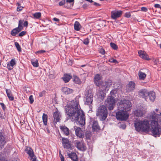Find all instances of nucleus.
I'll return each mask as SVG.
<instances>
[{
    "instance_id": "1",
    "label": "nucleus",
    "mask_w": 161,
    "mask_h": 161,
    "mask_svg": "<svg viewBox=\"0 0 161 161\" xmlns=\"http://www.w3.org/2000/svg\"><path fill=\"white\" fill-rule=\"evenodd\" d=\"M65 111L69 119H71L72 121L76 122L81 126L85 125V115L80 108L78 98H75L69 104L65 106Z\"/></svg>"
},
{
    "instance_id": "2",
    "label": "nucleus",
    "mask_w": 161,
    "mask_h": 161,
    "mask_svg": "<svg viewBox=\"0 0 161 161\" xmlns=\"http://www.w3.org/2000/svg\"><path fill=\"white\" fill-rule=\"evenodd\" d=\"M149 118L151 120L150 130L153 135L155 137L159 136L161 134V112L158 114L153 111L151 113Z\"/></svg>"
},
{
    "instance_id": "3",
    "label": "nucleus",
    "mask_w": 161,
    "mask_h": 161,
    "mask_svg": "<svg viewBox=\"0 0 161 161\" xmlns=\"http://www.w3.org/2000/svg\"><path fill=\"white\" fill-rule=\"evenodd\" d=\"M135 130L137 131L148 132L150 130L149 121L147 119L137 120L134 123Z\"/></svg>"
},
{
    "instance_id": "4",
    "label": "nucleus",
    "mask_w": 161,
    "mask_h": 161,
    "mask_svg": "<svg viewBox=\"0 0 161 161\" xmlns=\"http://www.w3.org/2000/svg\"><path fill=\"white\" fill-rule=\"evenodd\" d=\"M102 77L100 75L97 74L95 75L94 81L95 84L98 87L101 86L102 89L105 92H107L109 89L110 87L112 85V82L111 80H108L105 82H103L101 80Z\"/></svg>"
},
{
    "instance_id": "5",
    "label": "nucleus",
    "mask_w": 161,
    "mask_h": 161,
    "mask_svg": "<svg viewBox=\"0 0 161 161\" xmlns=\"http://www.w3.org/2000/svg\"><path fill=\"white\" fill-rule=\"evenodd\" d=\"M108 114L107 109L105 106L102 105L98 107L96 115L101 120H105Z\"/></svg>"
},
{
    "instance_id": "6",
    "label": "nucleus",
    "mask_w": 161,
    "mask_h": 161,
    "mask_svg": "<svg viewBox=\"0 0 161 161\" xmlns=\"http://www.w3.org/2000/svg\"><path fill=\"white\" fill-rule=\"evenodd\" d=\"M131 107L130 101L129 100H121L119 103L118 110H123L125 111H128L131 109Z\"/></svg>"
},
{
    "instance_id": "7",
    "label": "nucleus",
    "mask_w": 161,
    "mask_h": 161,
    "mask_svg": "<svg viewBox=\"0 0 161 161\" xmlns=\"http://www.w3.org/2000/svg\"><path fill=\"white\" fill-rule=\"evenodd\" d=\"M116 102L114 97L108 96L105 101V103L106 107L108 108L109 110H112L114 108Z\"/></svg>"
},
{
    "instance_id": "8",
    "label": "nucleus",
    "mask_w": 161,
    "mask_h": 161,
    "mask_svg": "<svg viewBox=\"0 0 161 161\" xmlns=\"http://www.w3.org/2000/svg\"><path fill=\"white\" fill-rule=\"evenodd\" d=\"M116 114V119L119 120L124 121L127 120L129 118V114L126 111L123 110H118Z\"/></svg>"
},
{
    "instance_id": "9",
    "label": "nucleus",
    "mask_w": 161,
    "mask_h": 161,
    "mask_svg": "<svg viewBox=\"0 0 161 161\" xmlns=\"http://www.w3.org/2000/svg\"><path fill=\"white\" fill-rule=\"evenodd\" d=\"M93 95L91 90H89L85 94V101L87 105L91 104L92 102Z\"/></svg>"
},
{
    "instance_id": "10",
    "label": "nucleus",
    "mask_w": 161,
    "mask_h": 161,
    "mask_svg": "<svg viewBox=\"0 0 161 161\" xmlns=\"http://www.w3.org/2000/svg\"><path fill=\"white\" fill-rule=\"evenodd\" d=\"M23 22H24V20H19V22L18 27L13 30L11 32V34L12 36H15L23 29V27L22 25Z\"/></svg>"
},
{
    "instance_id": "11",
    "label": "nucleus",
    "mask_w": 161,
    "mask_h": 161,
    "mask_svg": "<svg viewBox=\"0 0 161 161\" xmlns=\"http://www.w3.org/2000/svg\"><path fill=\"white\" fill-rule=\"evenodd\" d=\"M62 142L63 146L64 149L68 150H69V149L71 150L72 149L71 142L68 139L62 137Z\"/></svg>"
},
{
    "instance_id": "12",
    "label": "nucleus",
    "mask_w": 161,
    "mask_h": 161,
    "mask_svg": "<svg viewBox=\"0 0 161 161\" xmlns=\"http://www.w3.org/2000/svg\"><path fill=\"white\" fill-rule=\"evenodd\" d=\"M26 153L29 155L30 160L32 161H36V157L34 154L33 150L29 147H27L25 149Z\"/></svg>"
},
{
    "instance_id": "13",
    "label": "nucleus",
    "mask_w": 161,
    "mask_h": 161,
    "mask_svg": "<svg viewBox=\"0 0 161 161\" xmlns=\"http://www.w3.org/2000/svg\"><path fill=\"white\" fill-rule=\"evenodd\" d=\"M146 113V111L143 107H140L134 111V114L136 116H142Z\"/></svg>"
},
{
    "instance_id": "14",
    "label": "nucleus",
    "mask_w": 161,
    "mask_h": 161,
    "mask_svg": "<svg viewBox=\"0 0 161 161\" xmlns=\"http://www.w3.org/2000/svg\"><path fill=\"white\" fill-rule=\"evenodd\" d=\"M75 144L76 145V147L79 150L82 151H84L86 150V145L83 142L77 141L75 142Z\"/></svg>"
},
{
    "instance_id": "15",
    "label": "nucleus",
    "mask_w": 161,
    "mask_h": 161,
    "mask_svg": "<svg viewBox=\"0 0 161 161\" xmlns=\"http://www.w3.org/2000/svg\"><path fill=\"white\" fill-rule=\"evenodd\" d=\"M149 92L146 89H143L140 91L139 94L142 98L145 99V100L148 101V96H149Z\"/></svg>"
},
{
    "instance_id": "16",
    "label": "nucleus",
    "mask_w": 161,
    "mask_h": 161,
    "mask_svg": "<svg viewBox=\"0 0 161 161\" xmlns=\"http://www.w3.org/2000/svg\"><path fill=\"white\" fill-rule=\"evenodd\" d=\"M122 14V12L120 10H115L111 12V17L113 19H116L120 17Z\"/></svg>"
},
{
    "instance_id": "17",
    "label": "nucleus",
    "mask_w": 161,
    "mask_h": 161,
    "mask_svg": "<svg viewBox=\"0 0 161 161\" xmlns=\"http://www.w3.org/2000/svg\"><path fill=\"white\" fill-rule=\"evenodd\" d=\"M99 87V88L97 90L96 94L99 98L103 100L106 96V93L104 92L103 90L101 89V88H102L101 86Z\"/></svg>"
},
{
    "instance_id": "18",
    "label": "nucleus",
    "mask_w": 161,
    "mask_h": 161,
    "mask_svg": "<svg viewBox=\"0 0 161 161\" xmlns=\"http://www.w3.org/2000/svg\"><path fill=\"white\" fill-rule=\"evenodd\" d=\"M135 83L133 81H130L126 86V90L128 92H130L135 89Z\"/></svg>"
},
{
    "instance_id": "19",
    "label": "nucleus",
    "mask_w": 161,
    "mask_h": 161,
    "mask_svg": "<svg viewBox=\"0 0 161 161\" xmlns=\"http://www.w3.org/2000/svg\"><path fill=\"white\" fill-rule=\"evenodd\" d=\"M139 56L143 59L146 60H149L150 58H149L148 55L144 51H139L138 52Z\"/></svg>"
},
{
    "instance_id": "20",
    "label": "nucleus",
    "mask_w": 161,
    "mask_h": 161,
    "mask_svg": "<svg viewBox=\"0 0 161 161\" xmlns=\"http://www.w3.org/2000/svg\"><path fill=\"white\" fill-rule=\"evenodd\" d=\"M74 129L75 130L76 135L80 138H82L83 136V134L80 128L75 126Z\"/></svg>"
},
{
    "instance_id": "21",
    "label": "nucleus",
    "mask_w": 161,
    "mask_h": 161,
    "mask_svg": "<svg viewBox=\"0 0 161 161\" xmlns=\"http://www.w3.org/2000/svg\"><path fill=\"white\" fill-rule=\"evenodd\" d=\"M54 120H56V122H59L60 120L61 115L60 113L58 110L54 113L53 114Z\"/></svg>"
},
{
    "instance_id": "22",
    "label": "nucleus",
    "mask_w": 161,
    "mask_h": 161,
    "mask_svg": "<svg viewBox=\"0 0 161 161\" xmlns=\"http://www.w3.org/2000/svg\"><path fill=\"white\" fill-rule=\"evenodd\" d=\"M6 143L5 138L2 132H0V148H2Z\"/></svg>"
},
{
    "instance_id": "23",
    "label": "nucleus",
    "mask_w": 161,
    "mask_h": 161,
    "mask_svg": "<svg viewBox=\"0 0 161 161\" xmlns=\"http://www.w3.org/2000/svg\"><path fill=\"white\" fill-rule=\"evenodd\" d=\"M60 128L66 136H68L69 134V129L66 126H60Z\"/></svg>"
},
{
    "instance_id": "24",
    "label": "nucleus",
    "mask_w": 161,
    "mask_h": 161,
    "mask_svg": "<svg viewBox=\"0 0 161 161\" xmlns=\"http://www.w3.org/2000/svg\"><path fill=\"white\" fill-rule=\"evenodd\" d=\"M62 91L65 94H69L73 93V90L66 87H63Z\"/></svg>"
},
{
    "instance_id": "25",
    "label": "nucleus",
    "mask_w": 161,
    "mask_h": 161,
    "mask_svg": "<svg viewBox=\"0 0 161 161\" xmlns=\"http://www.w3.org/2000/svg\"><path fill=\"white\" fill-rule=\"evenodd\" d=\"M148 98H149L148 100H149L151 102H153L155 98V93L153 91L149 92Z\"/></svg>"
},
{
    "instance_id": "26",
    "label": "nucleus",
    "mask_w": 161,
    "mask_h": 161,
    "mask_svg": "<svg viewBox=\"0 0 161 161\" xmlns=\"http://www.w3.org/2000/svg\"><path fill=\"white\" fill-rule=\"evenodd\" d=\"M16 64L15 60L12 59L7 64V68L9 70L13 69V66Z\"/></svg>"
},
{
    "instance_id": "27",
    "label": "nucleus",
    "mask_w": 161,
    "mask_h": 161,
    "mask_svg": "<svg viewBox=\"0 0 161 161\" xmlns=\"http://www.w3.org/2000/svg\"><path fill=\"white\" fill-rule=\"evenodd\" d=\"M93 130L97 131L100 130V127L98 124L97 122L96 121H94L93 122L92 126Z\"/></svg>"
},
{
    "instance_id": "28",
    "label": "nucleus",
    "mask_w": 161,
    "mask_h": 161,
    "mask_svg": "<svg viewBox=\"0 0 161 161\" xmlns=\"http://www.w3.org/2000/svg\"><path fill=\"white\" fill-rule=\"evenodd\" d=\"M6 92L7 96L10 100L13 101L14 99V97L11 93V91L10 89H6Z\"/></svg>"
},
{
    "instance_id": "29",
    "label": "nucleus",
    "mask_w": 161,
    "mask_h": 161,
    "mask_svg": "<svg viewBox=\"0 0 161 161\" xmlns=\"http://www.w3.org/2000/svg\"><path fill=\"white\" fill-rule=\"evenodd\" d=\"M69 157L71 158L72 160L74 161H76L77 159V156L76 153H69L68 154Z\"/></svg>"
},
{
    "instance_id": "30",
    "label": "nucleus",
    "mask_w": 161,
    "mask_h": 161,
    "mask_svg": "<svg viewBox=\"0 0 161 161\" xmlns=\"http://www.w3.org/2000/svg\"><path fill=\"white\" fill-rule=\"evenodd\" d=\"M71 78V76L67 74H65L64 77H63V80L65 82L67 83L69 81Z\"/></svg>"
},
{
    "instance_id": "31",
    "label": "nucleus",
    "mask_w": 161,
    "mask_h": 161,
    "mask_svg": "<svg viewBox=\"0 0 161 161\" xmlns=\"http://www.w3.org/2000/svg\"><path fill=\"white\" fill-rule=\"evenodd\" d=\"M138 76L140 79L141 80H143L146 78V75L145 73L139 71L138 72Z\"/></svg>"
},
{
    "instance_id": "32",
    "label": "nucleus",
    "mask_w": 161,
    "mask_h": 161,
    "mask_svg": "<svg viewBox=\"0 0 161 161\" xmlns=\"http://www.w3.org/2000/svg\"><path fill=\"white\" fill-rule=\"evenodd\" d=\"M81 27V25L78 21H75L74 24L75 30L78 31H79Z\"/></svg>"
},
{
    "instance_id": "33",
    "label": "nucleus",
    "mask_w": 161,
    "mask_h": 161,
    "mask_svg": "<svg viewBox=\"0 0 161 161\" xmlns=\"http://www.w3.org/2000/svg\"><path fill=\"white\" fill-rule=\"evenodd\" d=\"M42 118L44 125H47V115L45 114H43L42 115Z\"/></svg>"
},
{
    "instance_id": "34",
    "label": "nucleus",
    "mask_w": 161,
    "mask_h": 161,
    "mask_svg": "<svg viewBox=\"0 0 161 161\" xmlns=\"http://www.w3.org/2000/svg\"><path fill=\"white\" fill-rule=\"evenodd\" d=\"M49 77L51 79L54 78L55 77V73L54 71L53 70L50 69L49 72Z\"/></svg>"
},
{
    "instance_id": "35",
    "label": "nucleus",
    "mask_w": 161,
    "mask_h": 161,
    "mask_svg": "<svg viewBox=\"0 0 161 161\" xmlns=\"http://www.w3.org/2000/svg\"><path fill=\"white\" fill-rule=\"evenodd\" d=\"M74 77L73 81L75 83L78 84H81V81L79 77L76 76H74Z\"/></svg>"
},
{
    "instance_id": "36",
    "label": "nucleus",
    "mask_w": 161,
    "mask_h": 161,
    "mask_svg": "<svg viewBox=\"0 0 161 161\" xmlns=\"http://www.w3.org/2000/svg\"><path fill=\"white\" fill-rule=\"evenodd\" d=\"M34 18L36 19H39L41 16V14L40 12L36 13L33 14Z\"/></svg>"
},
{
    "instance_id": "37",
    "label": "nucleus",
    "mask_w": 161,
    "mask_h": 161,
    "mask_svg": "<svg viewBox=\"0 0 161 161\" xmlns=\"http://www.w3.org/2000/svg\"><path fill=\"white\" fill-rule=\"evenodd\" d=\"M31 62L32 65L34 67H37L39 65L38 61L36 59L35 60H32L31 61Z\"/></svg>"
},
{
    "instance_id": "38",
    "label": "nucleus",
    "mask_w": 161,
    "mask_h": 161,
    "mask_svg": "<svg viewBox=\"0 0 161 161\" xmlns=\"http://www.w3.org/2000/svg\"><path fill=\"white\" fill-rule=\"evenodd\" d=\"M14 44L18 51L19 52H21V48L19 43L16 42L14 43Z\"/></svg>"
},
{
    "instance_id": "39",
    "label": "nucleus",
    "mask_w": 161,
    "mask_h": 161,
    "mask_svg": "<svg viewBox=\"0 0 161 161\" xmlns=\"http://www.w3.org/2000/svg\"><path fill=\"white\" fill-rule=\"evenodd\" d=\"M110 45L111 47L114 49L115 50L117 49L118 47L117 45L116 44H115L112 43V42H111L110 43Z\"/></svg>"
},
{
    "instance_id": "40",
    "label": "nucleus",
    "mask_w": 161,
    "mask_h": 161,
    "mask_svg": "<svg viewBox=\"0 0 161 161\" xmlns=\"http://www.w3.org/2000/svg\"><path fill=\"white\" fill-rule=\"evenodd\" d=\"M116 93V91L115 90H112L110 92V93L108 96H112L114 97V95Z\"/></svg>"
},
{
    "instance_id": "41",
    "label": "nucleus",
    "mask_w": 161,
    "mask_h": 161,
    "mask_svg": "<svg viewBox=\"0 0 161 161\" xmlns=\"http://www.w3.org/2000/svg\"><path fill=\"white\" fill-rule=\"evenodd\" d=\"M89 42V39L87 38L83 40V43L84 44L88 45Z\"/></svg>"
},
{
    "instance_id": "42",
    "label": "nucleus",
    "mask_w": 161,
    "mask_h": 161,
    "mask_svg": "<svg viewBox=\"0 0 161 161\" xmlns=\"http://www.w3.org/2000/svg\"><path fill=\"white\" fill-rule=\"evenodd\" d=\"M109 61L110 63H113L115 64H117L118 63L116 60L114 59L113 58H111L109 59Z\"/></svg>"
},
{
    "instance_id": "43",
    "label": "nucleus",
    "mask_w": 161,
    "mask_h": 161,
    "mask_svg": "<svg viewBox=\"0 0 161 161\" xmlns=\"http://www.w3.org/2000/svg\"><path fill=\"white\" fill-rule=\"evenodd\" d=\"M29 99L30 100V103L32 104L34 102V100L33 98V96L31 95L29 97Z\"/></svg>"
},
{
    "instance_id": "44",
    "label": "nucleus",
    "mask_w": 161,
    "mask_h": 161,
    "mask_svg": "<svg viewBox=\"0 0 161 161\" xmlns=\"http://www.w3.org/2000/svg\"><path fill=\"white\" fill-rule=\"evenodd\" d=\"M26 34V31H22L19 34V36H22L24 35H25Z\"/></svg>"
},
{
    "instance_id": "45",
    "label": "nucleus",
    "mask_w": 161,
    "mask_h": 161,
    "mask_svg": "<svg viewBox=\"0 0 161 161\" xmlns=\"http://www.w3.org/2000/svg\"><path fill=\"white\" fill-rule=\"evenodd\" d=\"M99 52L102 54H105V51L104 50L103 48H101L99 50Z\"/></svg>"
},
{
    "instance_id": "46",
    "label": "nucleus",
    "mask_w": 161,
    "mask_h": 161,
    "mask_svg": "<svg viewBox=\"0 0 161 161\" xmlns=\"http://www.w3.org/2000/svg\"><path fill=\"white\" fill-rule=\"evenodd\" d=\"M23 8V7H21L19 5L17 7V10L18 11H19L22 10Z\"/></svg>"
},
{
    "instance_id": "47",
    "label": "nucleus",
    "mask_w": 161,
    "mask_h": 161,
    "mask_svg": "<svg viewBox=\"0 0 161 161\" xmlns=\"http://www.w3.org/2000/svg\"><path fill=\"white\" fill-rule=\"evenodd\" d=\"M28 25V23L27 21H25L24 22V23H23V24H22V25H23L24 26V27H27Z\"/></svg>"
},
{
    "instance_id": "48",
    "label": "nucleus",
    "mask_w": 161,
    "mask_h": 161,
    "mask_svg": "<svg viewBox=\"0 0 161 161\" xmlns=\"http://www.w3.org/2000/svg\"><path fill=\"white\" fill-rule=\"evenodd\" d=\"M65 3V0H63L62 1L59 2V4L60 6H62Z\"/></svg>"
},
{
    "instance_id": "49",
    "label": "nucleus",
    "mask_w": 161,
    "mask_h": 161,
    "mask_svg": "<svg viewBox=\"0 0 161 161\" xmlns=\"http://www.w3.org/2000/svg\"><path fill=\"white\" fill-rule=\"evenodd\" d=\"M0 104L1 105L3 110H4L6 109V107L4 104L3 103H0Z\"/></svg>"
},
{
    "instance_id": "50",
    "label": "nucleus",
    "mask_w": 161,
    "mask_h": 161,
    "mask_svg": "<svg viewBox=\"0 0 161 161\" xmlns=\"http://www.w3.org/2000/svg\"><path fill=\"white\" fill-rule=\"evenodd\" d=\"M141 10L142 11L147 12V9L145 7H142L141 8Z\"/></svg>"
},
{
    "instance_id": "51",
    "label": "nucleus",
    "mask_w": 161,
    "mask_h": 161,
    "mask_svg": "<svg viewBox=\"0 0 161 161\" xmlns=\"http://www.w3.org/2000/svg\"><path fill=\"white\" fill-rule=\"evenodd\" d=\"M125 17L127 18H129L130 17V13H126L125 14Z\"/></svg>"
},
{
    "instance_id": "52",
    "label": "nucleus",
    "mask_w": 161,
    "mask_h": 161,
    "mask_svg": "<svg viewBox=\"0 0 161 161\" xmlns=\"http://www.w3.org/2000/svg\"><path fill=\"white\" fill-rule=\"evenodd\" d=\"M154 7L157 8H161V7L160 5L158 4H155Z\"/></svg>"
},
{
    "instance_id": "53",
    "label": "nucleus",
    "mask_w": 161,
    "mask_h": 161,
    "mask_svg": "<svg viewBox=\"0 0 161 161\" xmlns=\"http://www.w3.org/2000/svg\"><path fill=\"white\" fill-rule=\"evenodd\" d=\"M60 158H61V161H64V158L62 154H61L60 156H59Z\"/></svg>"
},
{
    "instance_id": "54",
    "label": "nucleus",
    "mask_w": 161,
    "mask_h": 161,
    "mask_svg": "<svg viewBox=\"0 0 161 161\" xmlns=\"http://www.w3.org/2000/svg\"><path fill=\"white\" fill-rule=\"evenodd\" d=\"M44 92H40L39 93V96L40 97H42L43 96V94H44Z\"/></svg>"
},
{
    "instance_id": "55",
    "label": "nucleus",
    "mask_w": 161,
    "mask_h": 161,
    "mask_svg": "<svg viewBox=\"0 0 161 161\" xmlns=\"http://www.w3.org/2000/svg\"><path fill=\"white\" fill-rule=\"evenodd\" d=\"M121 126V127L123 129H125L126 127V126L125 124L122 125Z\"/></svg>"
},
{
    "instance_id": "56",
    "label": "nucleus",
    "mask_w": 161,
    "mask_h": 161,
    "mask_svg": "<svg viewBox=\"0 0 161 161\" xmlns=\"http://www.w3.org/2000/svg\"><path fill=\"white\" fill-rule=\"evenodd\" d=\"M45 52V51L44 50H41L37 52V53H43Z\"/></svg>"
},
{
    "instance_id": "57",
    "label": "nucleus",
    "mask_w": 161,
    "mask_h": 161,
    "mask_svg": "<svg viewBox=\"0 0 161 161\" xmlns=\"http://www.w3.org/2000/svg\"><path fill=\"white\" fill-rule=\"evenodd\" d=\"M53 19L54 21H55L58 22L59 21V19H57L56 18H53Z\"/></svg>"
},
{
    "instance_id": "58",
    "label": "nucleus",
    "mask_w": 161,
    "mask_h": 161,
    "mask_svg": "<svg viewBox=\"0 0 161 161\" xmlns=\"http://www.w3.org/2000/svg\"><path fill=\"white\" fill-rule=\"evenodd\" d=\"M74 1V0H66V2L69 3H71Z\"/></svg>"
},
{
    "instance_id": "59",
    "label": "nucleus",
    "mask_w": 161,
    "mask_h": 161,
    "mask_svg": "<svg viewBox=\"0 0 161 161\" xmlns=\"http://www.w3.org/2000/svg\"><path fill=\"white\" fill-rule=\"evenodd\" d=\"M94 4L96 6H100L99 4L98 3H96V2H94Z\"/></svg>"
},
{
    "instance_id": "60",
    "label": "nucleus",
    "mask_w": 161,
    "mask_h": 161,
    "mask_svg": "<svg viewBox=\"0 0 161 161\" xmlns=\"http://www.w3.org/2000/svg\"><path fill=\"white\" fill-rule=\"evenodd\" d=\"M0 118H1L2 119H3V114H2L1 113H0Z\"/></svg>"
},
{
    "instance_id": "61",
    "label": "nucleus",
    "mask_w": 161,
    "mask_h": 161,
    "mask_svg": "<svg viewBox=\"0 0 161 161\" xmlns=\"http://www.w3.org/2000/svg\"><path fill=\"white\" fill-rule=\"evenodd\" d=\"M86 1H88L90 3L93 2V1L92 0H86Z\"/></svg>"
},
{
    "instance_id": "62",
    "label": "nucleus",
    "mask_w": 161,
    "mask_h": 161,
    "mask_svg": "<svg viewBox=\"0 0 161 161\" xmlns=\"http://www.w3.org/2000/svg\"><path fill=\"white\" fill-rule=\"evenodd\" d=\"M61 154H62L61 153V151H59V156H60L61 155Z\"/></svg>"
},
{
    "instance_id": "63",
    "label": "nucleus",
    "mask_w": 161,
    "mask_h": 161,
    "mask_svg": "<svg viewBox=\"0 0 161 161\" xmlns=\"http://www.w3.org/2000/svg\"><path fill=\"white\" fill-rule=\"evenodd\" d=\"M155 111H156V112H157L158 111V109H157V108H156V109H155Z\"/></svg>"
},
{
    "instance_id": "64",
    "label": "nucleus",
    "mask_w": 161,
    "mask_h": 161,
    "mask_svg": "<svg viewBox=\"0 0 161 161\" xmlns=\"http://www.w3.org/2000/svg\"><path fill=\"white\" fill-rule=\"evenodd\" d=\"M0 161H3V160H1V158H0Z\"/></svg>"
}]
</instances>
